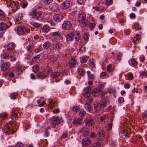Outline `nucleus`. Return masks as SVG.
Instances as JSON below:
<instances>
[{
    "label": "nucleus",
    "mask_w": 147,
    "mask_h": 147,
    "mask_svg": "<svg viewBox=\"0 0 147 147\" xmlns=\"http://www.w3.org/2000/svg\"><path fill=\"white\" fill-rule=\"evenodd\" d=\"M103 86L101 84L99 85L98 87L94 89L92 91V94L94 97H98L101 94H102V89Z\"/></svg>",
    "instance_id": "1"
},
{
    "label": "nucleus",
    "mask_w": 147,
    "mask_h": 147,
    "mask_svg": "<svg viewBox=\"0 0 147 147\" xmlns=\"http://www.w3.org/2000/svg\"><path fill=\"white\" fill-rule=\"evenodd\" d=\"M42 12L40 11H37L36 10H33L30 12L29 15L34 19L38 20L41 17Z\"/></svg>",
    "instance_id": "2"
},
{
    "label": "nucleus",
    "mask_w": 147,
    "mask_h": 147,
    "mask_svg": "<svg viewBox=\"0 0 147 147\" xmlns=\"http://www.w3.org/2000/svg\"><path fill=\"white\" fill-rule=\"evenodd\" d=\"M3 131L5 133H7L8 134L14 133L15 131L12 129L10 127L8 126V123H6L4 125L2 128Z\"/></svg>",
    "instance_id": "3"
},
{
    "label": "nucleus",
    "mask_w": 147,
    "mask_h": 147,
    "mask_svg": "<svg viewBox=\"0 0 147 147\" xmlns=\"http://www.w3.org/2000/svg\"><path fill=\"white\" fill-rule=\"evenodd\" d=\"M72 23L68 21H64L62 25V28L63 29L66 30L71 29L72 28Z\"/></svg>",
    "instance_id": "4"
},
{
    "label": "nucleus",
    "mask_w": 147,
    "mask_h": 147,
    "mask_svg": "<svg viewBox=\"0 0 147 147\" xmlns=\"http://www.w3.org/2000/svg\"><path fill=\"white\" fill-rule=\"evenodd\" d=\"M29 31V30L26 29L25 27L24 26L19 27L17 29V31L18 34H24L26 32L28 33Z\"/></svg>",
    "instance_id": "5"
},
{
    "label": "nucleus",
    "mask_w": 147,
    "mask_h": 147,
    "mask_svg": "<svg viewBox=\"0 0 147 147\" xmlns=\"http://www.w3.org/2000/svg\"><path fill=\"white\" fill-rule=\"evenodd\" d=\"M86 125L88 127H90L94 126V119L90 117L85 120Z\"/></svg>",
    "instance_id": "6"
},
{
    "label": "nucleus",
    "mask_w": 147,
    "mask_h": 147,
    "mask_svg": "<svg viewBox=\"0 0 147 147\" xmlns=\"http://www.w3.org/2000/svg\"><path fill=\"white\" fill-rule=\"evenodd\" d=\"M52 121L51 124L52 125L53 128L55 127L56 125L59 124L60 123V120L58 117L53 118L52 119Z\"/></svg>",
    "instance_id": "7"
},
{
    "label": "nucleus",
    "mask_w": 147,
    "mask_h": 147,
    "mask_svg": "<svg viewBox=\"0 0 147 147\" xmlns=\"http://www.w3.org/2000/svg\"><path fill=\"white\" fill-rule=\"evenodd\" d=\"M91 87L90 86H87L84 89L85 94L84 96L85 97H89L91 94V92L90 91L91 89Z\"/></svg>",
    "instance_id": "8"
},
{
    "label": "nucleus",
    "mask_w": 147,
    "mask_h": 147,
    "mask_svg": "<svg viewBox=\"0 0 147 147\" xmlns=\"http://www.w3.org/2000/svg\"><path fill=\"white\" fill-rule=\"evenodd\" d=\"M52 46L53 50L57 49L60 48L61 47L59 42L54 40H52Z\"/></svg>",
    "instance_id": "9"
},
{
    "label": "nucleus",
    "mask_w": 147,
    "mask_h": 147,
    "mask_svg": "<svg viewBox=\"0 0 147 147\" xmlns=\"http://www.w3.org/2000/svg\"><path fill=\"white\" fill-rule=\"evenodd\" d=\"M64 16L61 15L57 14L53 16V19L55 21L57 22H60L61 20L63 19Z\"/></svg>",
    "instance_id": "10"
},
{
    "label": "nucleus",
    "mask_w": 147,
    "mask_h": 147,
    "mask_svg": "<svg viewBox=\"0 0 147 147\" xmlns=\"http://www.w3.org/2000/svg\"><path fill=\"white\" fill-rule=\"evenodd\" d=\"M37 78L39 79L43 80L45 79L47 77V75L45 74L42 72L38 73L36 75Z\"/></svg>",
    "instance_id": "11"
},
{
    "label": "nucleus",
    "mask_w": 147,
    "mask_h": 147,
    "mask_svg": "<svg viewBox=\"0 0 147 147\" xmlns=\"http://www.w3.org/2000/svg\"><path fill=\"white\" fill-rule=\"evenodd\" d=\"M74 36V32H71L67 34L66 36V39L67 41H72L73 40Z\"/></svg>",
    "instance_id": "12"
},
{
    "label": "nucleus",
    "mask_w": 147,
    "mask_h": 147,
    "mask_svg": "<svg viewBox=\"0 0 147 147\" xmlns=\"http://www.w3.org/2000/svg\"><path fill=\"white\" fill-rule=\"evenodd\" d=\"M9 66L10 64L9 63L5 62L1 66V69L3 71H6L8 69Z\"/></svg>",
    "instance_id": "13"
},
{
    "label": "nucleus",
    "mask_w": 147,
    "mask_h": 147,
    "mask_svg": "<svg viewBox=\"0 0 147 147\" xmlns=\"http://www.w3.org/2000/svg\"><path fill=\"white\" fill-rule=\"evenodd\" d=\"M74 34L75 40L77 42H78L81 38V35L79 32L76 31L74 32Z\"/></svg>",
    "instance_id": "14"
},
{
    "label": "nucleus",
    "mask_w": 147,
    "mask_h": 147,
    "mask_svg": "<svg viewBox=\"0 0 147 147\" xmlns=\"http://www.w3.org/2000/svg\"><path fill=\"white\" fill-rule=\"evenodd\" d=\"M70 5L69 1L66 0L62 3V7L63 9H66L70 6Z\"/></svg>",
    "instance_id": "15"
},
{
    "label": "nucleus",
    "mask_w": 147,
    "mask_h": 147,
    "mask_svg": "<svg viewBox=\"0 0 147 147\" xmlns=\"http://www.w3.org/2000/svg\"><path fill=\"white\" fill-rule=\"evenodd\" d=\"M73 123L75 125H80L83 123L82 119L80 118H77L74 119L73 120Z\"/></svg>",
    "instance_id": "16"
},
{
    "label": "nucleus",
    "mask_w": 147,
    "mask_h": 147,
    "mask_svg": "<svg viewBox=\"0 0 147 147\" xmlns=\"http://www.w3.org/2000/svg\"><path fill=\"white\" fill-rule=\"evenodd\" d=\"M16 110L14 109H13L11 114L10 117L13 120H15L16 119L17 114L16 113Z\"/></svg>",
    "instance_id": "17"
},
{
    "label": "nucleus",
    "mask_w": 147,
    "mask_h": 147,
    "mask_svg": "<svg viewBox=\"0 0 147 147\" xmlns=\"http://www.w3.org/2000/svg\"><path fill=\"white\" fill-rule=\"evenodd\" d=\"M82 144L84 146H88L91 143V141L88 138H85L82 140Z\"/></svg>",
    "instance_id": "18"
},
{
    "label": "nucleus",
    "mask_w": 147,
    "mask_h": 147,
    "mask_svg": "<svg viewBox=\"0 0 147 147\" xmlns=\"http://www.w3.org/2000/svg\"><path fill=\"white\" fill-rule=\"evenodd\" d=\"M9 26H7L5 23H0V30H4L9 28Z\"/></svg>",
    "instance_id": "19"
},
{
    "label": "nucleus",
    "mask_w": 147,
    "mask_h": 147,
    "mask_svg": "<svg viewBox=\"0 0 147 147\" xmlns=\"http://www.w3.org/2000/svg\"><path fill=\"white\" fill-rule=\"evenodd\" d=\"M60 75V73L58 72H51L50 76L52 78H56L58 77Z\"/></svg>",
    "instance_id": "20"
},
{
    "label": "nucleus",
    "mask_w": 147,
    "mask_h": 147,
    "mask_svg": "<svg viewBox=\"0 0 147 147\" xmlns=\"http://www.w3.org/2000/svg\"><path fill=\"white\" fill-rule=\"evenodd\" d=\"M78 71L79 74L82 76H84L86 73L85 70L81 68H78Z\"/></svg>",
    "instance_id": "21"
},
{
    "label": "nucleus",
    "mask_w": 147,
    "mask_h": 147,
    "mask_svg": "<svg viewBox=\"0 0 147 147\" xmlns=\"http://www.w3.org/2000/svg\"><path fill=\"white\" fill-rule=\"evenodd\" d=\"M89 58V57L86 56H84L81 57L80 59V62L82 63L86 62L87 60Z\"/></svg>",
    "instance_id": "22"
},
{
    "label": "nucleus",
    "mask_w": 147,
    "mask_h": 147,
    "mask_svg": "<svg viewBox=\"0 0 147 147\" xmlns=\"http://www.w3.org/2000/svg\"><path fill=\"white\" fill-rule=\"evenodd\" d=\"M69 63L71 67H74L75 66L77 61L75 59H72L69 61Z\"/></svg>",
    "instance_id": "23"
},
{
    "label": "nucleus",
    "mask_w": 147,
    "mask_h": 147,
    "mask_svg": "<svg viewBox=\"0 0 147 147\" xmlns=\"http://www.w3.org/2000/svg\"><path fill=\"white\" fill-rule=\"evenodd\" d=\"M94 108L95 110L99 111L102 108L99 104H98V103H95L94 105Z\"/></svg>",
    "instance_id": "24"
},
{
    "label": "nucleus",
    "mask_w": 147,
    "mask_h": 147,
    "mask_svg": "<svg viewBox=\"0 0 147 147\" xmlns=\"http://www.w3.org/2000/svg\"><path fill=\"white\" fill-rule=\"evenodd\" d=\"M51 43L48 41L45 42L43 44V48L45 49H48L50 46Z\"/></svg>",
    "instance_id": "25"
},
{
    "label": "nucleus",
    "mask_w": 147,
    "mask_h": 147,
    "mask_svg": "<svg viewBox=\"0 0 147 147\" xmlns=\"http://www.w3.org/2000/svg\"><path fill=\"white\" fill-rule=\"evenodd\" d=\"M99 104L102 108H104L107 105V102L105 100H101Z\"/></svg>",
    "instance_id": "26"
},
{
    "label": "nucleus",
    "mask_w": 147,
    "mask_h": 147,
    "mask_svg": "<svg viewBox=\"0 0 147 147\" xmlns=\"http://www.w3.org/2000/svg\"><path fill=\"white\" fill-rule=\"evenodd\" d=\"M7 49L11 50L13 49L14 47V44L12 43H11L8 44L7 45Z\"/></svg>",
    "instance_id": "27"
},
{
    "label": "nucleus",
    "mask_w": 147,
    "mask_h": 147,
    "mask_svg": "<svg viewBox=\"0 0 147 147\" xmlns=\"http://www.w3.org/2000/svg\"><path fill=\"white\" fill-rule=\"evenodd\" d=\"M33 71L34 73H36L39 70L40 68L37 65H35L32 67Z\"/></svg>",
    "instance_id": "28"
},
{
    "label": "nucleus",
    "mask_w": 147,
    "mask_h": 147,
    "mask_svg": "<svg viewBox=\"0 0 147 147\" xmlns=\"http://www.w3.org/2000/svg\"><path fill=\"white\" fill-rule=\"evenodd\" d=\"M85 107L88 111H90L91 110V106L90 105V103L87 102L85 104Z\"/></svg>",
    "instance_id": "29"
},
{
    "label": "nucleus",
    "mask_w": 147,
    "mask_h": 147,
    "mask_svg": "<svg viewBox=\"0 0 147 147\" xmlns=\"http://www.w3.org/2000/svg\"><path fill=\"white\" fill-rule=\"evenodd\" d=\"M15 6V10L14 11L15 9H13V12H15L16 10H17L18 9H19V3L18 2H13Z\"/></svg>",
    "instance_id": "30"
},
{
    "label": "nucleus",
    "mask_w": 147,
    "mask_h": 147,
    "mask_svg": "<svg viewBox=\"0 0 147 147\" xmlns=\"http://www.w3.org/2000/svg\"><path fill=\"white\" fill-rule=\"evenodd\" d=\"M72 110L74 112H77L80 111V109L78 106H75L72 108Z\"/></svg>",
    "instance_id": "31"
},
{
    "label": "nucleus",
    "mask_w": 147,
    "mask_h": 147,
    "mask_svg": "<svg viewBox=\"0 0 147 147\" xmlns=\"http://www.w3.org/2000/svg\"><path fill=\"white\" fill-rule=\"evenodd\" d=\"M139 24L138 23H136L133 26V28L135 29L136 30H139L141 29V28L139 27Z\"/></svg>",
    "instance_id": "32"
},
{
    "label": "nucleus",
    "mask_w": 147,
    "mask_h": 147,
    "mask_svg": "<svg viewBox=\"0 0 147 147\" xmlns=\"http://www.w3.org/2000/svg\"><path fill=\"white\" fill-rule=\"evenodd\" d=\"M40 57V55H38L35 56L32 59V62H35L39 60Z\"/></svg>",
    "instance_id": "33"
},
{
    "label": "nucleus",
    "mask_w": 147,
    "mask_h": 147,
    "mask_svg": "<svg viewBox=\"0 0 147 147\" xmlns=\"http://www.w3.org/2000/svg\"><path fill=\"white\" fill-rule=\"evenodd\" d=\"M52 35L53 37H60L61 36V34L59 32H54L53 33Z\"/></svg>",
    "instance_id": "34"
},
{
    "label": "nucleus",
    "mask_w": 147,
    "mask_h": 147,
    "mask_svg": "<svg viewBox=\"0 0 147 147\" xmlns=\"http://www.w3.org/2000/svg\"><path fill=\"white\" fill-rule=\"evenodd\" d=\"M49 30V26H47L45 25L43 26L42 28V31L43 32L47 33Z\"/></svg>",
    "instance_id": "35"
},
{
    "label": "nucleus",
    "mask_w": 147,
    "mask_h": 147,
    "mask_svg": "<svg viewBox=\"0 0 147 147\" xmlns=\"http://www.w3.org/2000/svg\"><path fill=\"white\" fill-rule=\"evenodd\" d=\"M23 17V16L22 14H19L16 16V19L17 21L21 20L22 19Z\"/></svg>",
    "instance_id": "36"
},
{
    "label": "nucleus",
    "mask_w": 147,
    "mask_h": 147,
    "mask_svg": "<svg viewBox=\"0 0 147 147\" xmlns=\"http://www.w3.org/2000/svg\"><path fill=\"white\" fill-rule=\"evenodd\" d=\"M131 65L134 67H135L138 64L137 61L134 59H131Z\"/></svg>",
    "instance_id": "37"
},
{
    "label": "nucleus",
    "mask_w": 147,
    "mask_h": 147,
    "mask_svg": "<svg viewBox=\"0 0 147 147\" xmlns=\"http://www.w3.org/2000/svg\"><path fill=\"white\" fill-rule=\"evenodd\" d=\"M10 52L8 51L7 52L4 53L3 55V57L5 59L9 58V57L10 55Z\"/></svg>",
    "instance_id": "38"
},
{
    "label": "nucleus",
    "mask_w": 147,
    "mask_h": 147,
    "mask_svg": "<svg viewBox=\"0 0 147 147\" xmlns=\"http://www.w3.org/2000/svg\"><path fill=\"white\" fill-rule=\"evenodd\" d=\"M80 131L82 133H87L88 131V129L86 127H83L81 129Z\"/></svg>",
    "instance_id": "39"
},
{
    "label": "nucleus",
    "mask_w": 147,
    "mask_h": 147,
    "mask_svg": "<svg viewBox=\"0 0 147 147\" xmlns=\"http://www.w3.org/2000/svg\"><path fill=\"white\" fill-rule=\"evenodd\" d=\"M98 135L100 137H103L105 136L104 132L100 130L98 131Z\"/></svg>",
    "instance_id": "40"
},
{
    "label": "nucleus",
    "mask_w": 147,
    "mask_h": 147,
    "mask_svg": "<svg viewBox=\"0 0 147 147\" xmlns=\"http://www.w3.org/2000/svg\"><path fill=\"white\" fill-rule=\"evenodd\" d=\"M90 65V66L94 67L95 65L94 63L93 60L92 59H90L89 61Z\"/></svg>",
    "instance_id": "41"
},
{
    "label": "nucleus",
    "mask_w": 147,
    "mask_h": 147,
    "mask_svg": "<svg viewBox=\"0 0 147 147\" xmlns=\"http://www.w3.org/2000/svg\"><path fill=\"white\" fill-rule=\"evenodd\" d=\"M10 96L11 98L15 99L16 98L17 96L15 92L11 93L10 94Z\"/></svg>",
    "instance_id": "42"
},
{
    "label": "nucleus",
    "mask_w": 147,
    "mask_h": 147,
    "mask_svg": "<svg viewBox=\"0 0 147 147\" xmlns=\"http://www.w3.org/2000/svg\"><path fill=\"white\" fill-rule=\"evenodd\" d=\"M83 36L84 39H85L86 40H88L89 39L88 37V33H84L83 35Z\"/></svg>",
    "instance_id": "43"
},
{
    "label": "nucleus",
    "mask_w": 147,
    "mask_h": 147,
    "mask_svg": "<svg viewBox=\"0 0 147 147\" xmlns=\"http://www.w3.org/2000/svg\"><path fill=\"white\" fill-rule=\"evenodd\" d=\"M86 114V113L84 111H81L79 113V115L80 117L84 116Z\"/></svg>",
    "instance_id": "44"
},
{
    "label": "nucleus",
    "mask_w": 147,
    "mask_h": 147,
    "mask_svg": "<svg viewBox=\"0 0 147 147\" xmlns=\"http://www.w3.org/2000/svg\"><path fill=\"white\" fill-rule=\"evenodd\" d=\"M82 23L83 24L84 27H86L88 24L87 21L86 20L81 21Z\"/></svg>",
    "instance_id": "45"
},
{
    "label": "nucleus",
    "mask_w": 147,
    "mask_h": 147,
    "mask_svg": "<svg viewBox=\"0 0 147 147\" xmlns=\"http://www.w3.org/2000/svg\"><path fill=\"white\" fill-rule=\"evenodd\" d=\"M27 50L29 51H30L33 49L34 46L33 45H30L27 47Z\"/></svg>",
    "instance_id": "46"
},
{
    "label": "nucleus",
    "mask_w": 147,
    "mask_h": 147,
    "mask_svg": "<svg viewBox=\"0 0 147 147\" xmlns=\"http://www.w3.org/2000/svg\"><path fill=\"white\" fill-rule=\"evenodd\" d=\"M88 78L91 80H94V79L95 76L94 74H92L88 75Z\"/></svg>",
    "instance_id": "47"
},
{
    "label": "nucleus",
    "mask_w": 147,
    "mask_h": 147,
    "mask_svg": "<svg viewBox=\"0 0 147 147\" xmlns=\"http://www.w3.org/2000/svg\"><path fill=\"white\" fill-rule=\"evenodd\" d=\"M113 3V0H106V3L107 5H109Z\"/></svg>",
    "instance_id": "48"
},
{
    "label": "nucleus",
    "mask_w": 147,
    "mask_h": 147,
    "mask_svg": "<svg viewBox=\"0 0 147 147\" xmlns=\"http://www.w3.org/2000/svg\"><path fill=\"white\" fill-rule=\"evenodd\" d=\"M86 20V18L84 15H82L81 16H80L79 19V21H82Z\"/></svg>",
    "instance_id": "49"
},
{
    "label": "nucleus",
    "mask_w": 147,
    "mask_h": 147,
    "mask_svg": "<svg viewBox=\"0 0 147 147\" xmlns=\"http://www.w3.org/2000/svg\"><path fill=\"white\" fill-rule=\"evenodd\" d=\"M112 66L111 65H109L107 66V69L108 71L111 72L112 71V69H111Z\"/></svg>",
    "instance_id": "50"
},
{
    "label": "nucleus",
    "mask_w": 147,
    "mask_h": 147,
    "mask_svg": "<svg viewBox=\"0 0 147 147\" xmlns=\"http://www.w3.org/2000/svg\"><path fill=\"white\" fill-rule=\"evenodd\" d=\"M68 136V133L67 132H65L63 133L61 136V138H66Z\"/></svg>",
    "instance_id": "51"
},
{
    "label": "nucleus",
    "mask_w": 147,
    "mask_h": 147,
    "mask_svg": "<svg viewBox=\"0 0 147 147\" xmlns=\"http://www.w3.org/2000/svg\"><path fill=\"white\" fill-rule=\"evenodd\" d=\"M140 74L141 75L145 76V77L147 76V72L146 71H142L140 73Z\"/></svg>",
    "instance_id": "52"
},
{
    "label": "nucleus",
    "mask_w": 147,
    "mask_h": 147,
    "mask_svg": "<svg viewBox=\"0 0 147 147\" xmlns=\"http://www.w3.org/2000/svg\"><path fill=\"white\" fill-rule=\"evenodd\" d=\"M9 58H10V60L12 61H15L16 60V58L14 56L10 55Z\"/></svg>",
    "instance_id": "53"
},
{
    "label": "nucleus",
    "mask_w": 147,
    "mask_h": 147,
    "mask_svg": "<svg viewBox=\"0 0 147 147\" xmlns=\"http://www.w3.org/2000/svg\"><path fill=\"white\" fill-rule=\"evenodd\" d=\"M90 136L91 138H95L96 136V134L94 132H91Z\"/></svg>",
    "instance_id": "54"
},
{
    "label": "nucleus",
    "mask_w": 147,
    "mask_h": 147,
    "mask_svg": "<svg viewBox=\"0 0 147 147\" xmlns=\"http://www.w3.org/2000/svg\"><path fill=\"white\" fill-rule=\"evenodd\" d=\"M15 147H24V146L22 144L18 143L16 145Z\"/></svg>",
    "instance_id": "55"
},
{
    "label": "nucleus",
    "mask_w": 147,
    "mask_h": 147,
    "mask_svg": "<svg viewBox=\"0 0 147 147\" xmlns=\"http://www.w3.org/2000/svg\"><path fill=\"white\" fill-rule=\"evenodd\" d=\"M139 38L137 37H135L133 39V42L134 43L137 42V41H138L139 40Z\"/></svg>",
    "instance_id": "56"
},
{
    "label": "nucleus",
    "mask_w": 147,
    "mask_h": 147,
    "mask_svg": "<svg viewBox=\"0 0 147 147\" xmlns=\"http://www.w3.org/2000/svg\"><path fill=\"white\" fill-rule=\"evenodd\" d=\"M133 78V75L132 74H130L128 77V79L129 80H132Z\"/></svg>",
    "instance_id": "57"
},
{
    "label": "nucleus",
    "mask_w": 147,
    "mask_h": 147,
    "mask_svg": "<svg viewBox=\"0 0 147 147\" xmlns=\"http://www.w3.org/2000/svg\"><path fill=\"white\" fill-rule=\"evenodd\" d=\"M122 55L121 53H118V54L117 55V56L118 60H120L121 59V58L122 56Z\"/></svg>",
    "instance_id": "58"
},
{
    "label": "nucleus",
    "mask_w": 147,
    "mask_h": 147,
    "mask_svg": "<svg viewBox=\"0 0 147 147\" xmlns=\"http://www.w3.org/2000/svg\"><path fill=\"white\" fill-rule=\"evenodd\" d=\"M119 102L123 103V97H120L118 100Z\"/></svg>",
    "instance_id": "59"
},
{
    "label": "nucleus",
    "mask_w": 147,
    "mask_h": 147,
    "mask_svg": "<svg viewBox=\"0 0 147 147\" xmlns=\"http://www.w3.org/2000/svg\"><path fill=\"white\" fill-rule=\"evenodd\" d=\"M130 17L131 19H134L136 18V15L134 13H132L130 14Z\"/></svg>",
    "instance_id": "60"
},
{
    "label": "nucleus",
    "mask_w": 147,
    "mask_h": 147,
    "mask_svg": "<svg viewBox=\"0 0 147 147\" xmlns=\"http://www.w3.org/2000/svg\"><path fill=\"white\" fill-rule=\"evenodd\" d=\"M4 17V13L3 11L0 10V19H1Z\"/></svg>",
    "instance_id": "61"
},
{
    "label": "nucleus",
    "mask_w": 147,
    "mask_h": 147,
    "mask_svg": "<svg viewBox=\"0 0 147 147\" xmlns=\"http://www.w3.org/2000/svg\"><path fill=\"white\" fill-rule=\"evenodd\" d=\"M95 25V24L94 23H91L89 24L90 28H91V29H92L94 28Z\"/></svg>",
    "instance_id": "62"
},
{
    "label": "nucleus",
    "mask_w": 147,
    "mask_h": 147,
    "mask_svg": "<svg viewBox=\"0 0 147 147\" xmlns=\"http://www.w3.org/2000/svg\"><path fill=\"white\" fill-rule=\"evenodd\" d=\"M100 120L102 121H103L104 120H105L106 119V116H103L100 117Z\"/></svg>",
    "instance_id": "63"
},
{
    "label": "nucleus",
    "mask_w": 147,
    "mask_h": 147,
    "mask_svg": "<svg viewBox=\"0 0 147 147\" xmlns=\"http://www.w3.org/2000/svg\"><path fill=\"white\" fill-rule=\"evenodd\" d=\"M142 116L144 118L145 117L147 118V111L144 112L142 114Z\"/></svg>",
    "instance_id": "64"
}]
</instances>
